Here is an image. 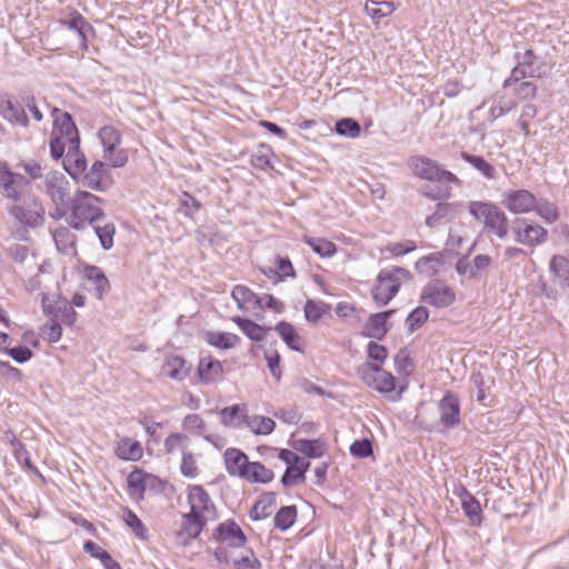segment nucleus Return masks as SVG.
Returning <instances> with one entry per match:
<instances>
[{"instance_id":"1","label":"nucleus","mask_w":569,"mask_h":569,"mask_svg":"<svg viewBox=\"0 0 569 569\" xmlns=\"http://www.w3.org/2000/svg\"><path fill=\"white\" fill-rule=\"evenodd\" d=\"M187 499L190 511L182 515L181 528L178 532V537L183 543L196 539L207 522L217 517L214 502L202 486H190Z\"/></svg>"},{"instance_id":"2","label":"nucleus","mask_w":569,"mask_h":569,"mask_svg":"<svg viewBox=\"0 0 569 569\" xmlns=\"http://www.w3.org/2000/svg\"><path fill=\"white\" fill-rule=\"evenodd\" d=\"M101 199L88 191H78L70 207L69 224L76 230H83L87 226H93L104 217L100 208Z\"/></svg>"},{"instance_id":"3","label":"nucleus","mask_w":569,"mask_h":569,"mask_svg":"<svg viewBox=\"0 0 569 569\" xmlns=\"http://www.w3.org/2000/svg\"><path fill=\"white\" fill-rule=\"evenodd\" d=\"M469 213L483 224V230L498 239L503 240L509 233L508 217L497 204L486 201H471L468 204Z\"/></svg>"},{"instance_id":"4","label":"nucleus","mask_w":569,"mask_h":569,"mask_svg":"<svg viewBox=\"0 0 569 569\" xmlns=\"http://www.w3.org/2000/svg\"><path fill=\"white\" fill-rule=\"evenodd\" d=\"M78 128L68 112L56 116L50 137V154L54 160L64 156L72 147H79Z\"/></svg>"},{"instance_id":"5","label":"nucleus","mask_w":569,"mask_h":569,"mask_svg":"<svg viewBox=\"0 0 569 569\" xmlns=\"http://www.w3.org/2000/svg\"><path fill=\"white\" fill-rule=\"evenodd\" d=\"M411 278L410 271L402 267L381 269L371 290L373 301L380 307L388 305L398 293L401 284L410 281Z\"/></svg>"},{"instance_id":"6","label":"nucleus","mask_w":569,"mask_h":569,"mask_svg":"<svg viewBox=\"0 0 569 569\" xmlns=\"http://www.w3.org/2000/svg\"><path fill=\"white\" fill-rule=\"evenodd\" d=\"M358 377L371 389L386 396L391 401L401 398L405 387L396 392V378L386 371L380 365L365 362L357 368Z\"/></svg>"},{"instance_id":"7","label":"nucleus","mask_w":569,"mask_h":569,"mask_svg":"<svg viewBox=\"0 0 569 569\" xmlns=\"http://www.w3.org/2000/svg\"><path fill=\"white\" fill-rule=\"evenodd\" d=\"M8 211L16 222L29 228L40 227L44 221V207L33 194L24 196L20 202H14Z\"/></svg>"},{"instance_id":"8","label":"nucleus","mask_w":569,"mask_h":569,"mask_svg":"<svg viewBox=\"0 0 569 569\" xmlns=\"http://www.w3.org/2000/svg\"><path fill=\"white\" fill-rule=\"evenodd\" d=\"M409 167L417 177L423 180L440 183H461L455 173L442 169L437 161L425 156L411 157Z\"/></svg>"},{"instance_id":"9","label":"nucleus","mask_w":569,"mask_h":569,"mask_svg":"<svg viewBox=\"0 0 569 569\" xmlns=\"http://www.w3.org/2000/svg\"><path fill=\"white\" fill-rule=\"evenodd\" d=\"M41 309L49 320H56L71 327L77 320V312L72 305L60 293L50 297L48 292L41 291Z\"/></svg>"},{"instance_id":"10","label":"nucleus","mask_w":569,"mask_h":569,"mask_svg":"<svg viewBox=\"0 0 569 569\" xmlns=\"http://www.w3.org/2000/svg\"><path fill=\"white\" fill-rule=\"evenodd\" d=\"M213 536L221 543L214 551V557L220 562L228 561L227 547L241 548L247 542L246 535L233 520H227L220 523Z\"/></svg>"},{"instance_id":"11","label":"nucleus","mask_w":569,"mask_h":569,"mask_svg":"<svg viewBox=\"0 0 569 569\" xmlns=\"http://www.w3.org/2000/svg\"><path fill=\"white\" fill-rule=\"evenodd\" d=\"M98 138L103 147V157L114 168L123 167L128 161L127 152L119 148L121 133L113 126L99 129Z\"/></svg>"},{"instance_id":"12","label":"nucleus","mask_w":569,"mask_h":569,"mask_svg":"<svg viewBox=\"0 0 569 569\" xmlns=\"http://www.w3.org/2000/svg\"><path fill=\"white\" fill-rule=\"evenodd\" d=\"M31 189V182L21 173L13 172L6 162H0V190L2 196L13 202H20L26 190Z\"/></svg>"},{"instance_id":"13","label":"nucleus","mask_w":569,"mask_h":569,"mask_svg":"<svg viewBox=\"0 0 569 569\" xmlns=\"http://www.w3.org/2000/svg\"><path fill=\"white\" fill-rule=\"evenodd\" d=\"M455 300L453 289L440 279L429 280L420 292L421 302L438 309L450 307Z\"/></svg>"},{"instance_id":"14","label":"nucleus","mask_w":569,"mask_h":569,"mask_svg":"<svg viewBox=\"0 0 569 569\" xmlns=\"http://www.w3.org/2000/svg\"><path fill=\"white\" fill-rule=\"evenodd\" d=\"M516 66L511 69L510 76L503 81L502 88L507 89L526 78L539 77L540 68L537 66V57L528 49L523 53L515 54Z\"/></svg>"},{"instance_id":"15","label":"nucleus","mask_w":569,"mask_h":569,"mask_svg":"<svg viewBox=\"0 0 569 569\" xmlns=\"http://www.w3.org/2000/svg\"><path fill=\"white\" fill-rule=\"evenodd\" d=\"M511 230L516 242L530 247L543 243L548 236L543 227L529 222L526 219H516Z\"/></svg>"},{"instance_id":"16","label":"nucleus","mask_w":569,"mask_h":569,"mask_svg":"<svg viewBox=\"0 0 569 569\" xmlns=\"http://www.w3.org/2000/svg\"><path fill=\"white\" fill-rule=\"evenodd\" d=\"M46 192L57 206H66L70 194V183L67 178L58 172L51 171L44 178Z\"/></svg>"},{"instance_id":"17","label":"nucleus","mask_w":569,"mask_h":569,"mask_svg":"<svg viewBox=\"0 0 569 569\" xmlns=\"http://www.w3.org/2000/svg\"><path fill=\"white\" fill-rule=\"evenodd\" d=\"M503 206L512 213H527L535 209L536 197L528 190H516L503 193Z\"/></svg>"},{"instance_id":"18","label":"nucleus","mask_w":569,"mask_h":569,"mask_svg":"<svg viewBox=\"0 0 569 569\" xmlns=\"http://www.w3.org/2000/svg\"><path fill=\"white\" fill-rule=\"evenodd\" d=\"M81 183L92 190L104 191L110 187L107 166L104 162L94 161L88 172L80 177Z\"/></svg>"},{"instance_id":"19","label":"nucleus","mask_w":569,"mask_h":569,"mask_svg":"<svg viewBox=\"0 0 569 569\" xmlns=\"http://www.w3.org/2000/svg\"><path fill=\"white\" fill-rule=\"evenodd\" d=\"M440 422L447 428H453L460 422L459 399L448 392L439 402Z\"/></svg>"},{"instance_id":"20","label":"nucleus","mask_w":569,"mask_h":569,"mask_svg":"<svg viewBox=\"0 0 569 569\" xmlns=\"http://www.w3.org/2000/svg\"><path fill=\"white\" fill-rule=\"evenodd\" d=\"M0 116L11 124L24 128L29 126V119L22 106L7 96H0Z\"/></svg>"},{"instance_id":"21","label":"nucleus","mask_w":569,"mask_h":569,"mask_svg":"<svg viewBox=\"0 0 569 569\" xmlns=\"http://www.w3.org/2000/svg\"><path fill=\"white\" fill-rule=\"evenodd\" d=\"M198 377L203 383H214L222 379L223 368L219 360L211 356L200 358L198 365Z\"/></svg>"},{"instance_id":"22","label":"nucleus","mask_w":569,"mask_h":569,"mask_svg":"<svg viewBox=\"0 0 569 569\" xmlns=\"http://www.w3.org/2000/svg\"><path fill=\"white\" fill-rule=\"evenodd\" d=\"M226 470L230 476L242 478L250 461L244 452L237 448H229L223 455Z\"/></svg>"},{"instance_id":"23","label":"nucleus","mask_w":569,"mask_h":569,"mask_svg":"<svg viewBox=\"0 0 569 569\" xmlns=\"http://www.w3.org/2000/svg\"><path fill=\"white\" fill-rule=\"evenodd\" d=\"M64 170L77 181L87 169V159L79 147H72L63 156Z\"/></svg>"},{"instance_id":"24","label":"nucleus","mask_w":569,"mask_h":569,"mask_svg":"<svg viewBox=\"0 0 569 569\" xmlns=\"http://www.w3.org/2000/svg\"><path fill=\"white\" fill-rule=\"evenodd\" d=\"M461 499V508L473 526L481 525V507L479 501L463 487L455 491Z\"/></svg>"},{"instance_id":"25","label":"nucleus","mask_w":569,"mask_h":569,"mask_svg":"<svg viewBox=\"0 0 569 569\" xmlns=\"http://www.w3.org/2000/svg\"><path fill=\"white\" fill-rule=\"evenodd\" d=\"M393 313L395 310L390 309L371 315L365 325L366 335L378 340L382 339L388 331L387 319Z\"/></svg>"},{"instance_id":"26","label":"nucleus","mask_w":569,"mask_h":569,"mask_svg":"<svg viewBox=\"0 0 569 569\" xmlns=\"http://www.w3.org/2000/svg\"><path fill=\"white\" fill-rule=\"evenodd\" d=\"M443 263V253L432 252L418 259L415 268L419 274L426 278H431L440 273Z\"/></svg>"},{"instance_id":"27","label":"nucleus","mask_w":569,"mask_h":569,"mask_svg":"<svg viewBox=\"0 0 569 569\" xmlns=\"http://www.w3.org/2000/svg\"><path fill=\"white\" fill-rule=\"evenodd\" d=\"M247 416L246 405H232L220 411L221 423L233 429H239L244 426Z\"/></svg>"},{"instance_id":"28","label":"nucleus","mask_w":569,"mask_h":569,"mask_svg":"<svg viewBox=\"0 0 569 569\" xmlns=\"http://www.w3.org/2000/svg\"><path fill=\"white\" fill-rule=\"evenodd\" d=\"M162 372L164 376L176 380H184L190 372V367L186 360L179 356H170L166 359L162 366Z\"/></svg>"},{"instance_id":"29","label":"nucleus","mask_w":569,"mask_h":569,"mask_svg":"<svg viewBox=\"0 0 569 569\" xmlns=\"http://www.w3.org/2000/svg\"><path fill=\"white\" fill-rule=\"evenodd\" d=\"M277 503L273 492L263 493L253 505L249 512V517L253 521L262 520L272 515Z\"/></svg>"},{"instance_id":"30","label":"nucleus","mask_w":569,"mask_h":569,"mask_svg":"<svg viewBox=\"0 0 569 569\" xmlns=\"http://www.w3.org/2000/svg\"><path fill=\"white\" fill-rule=\"evenodd\" d=\"M456 217V207L449 202H438L435 211L426 218V226L436 228Z\"/></svg>"},{"instance_id":"31","label":"nucleus","mask_w":569,"mask_h":569,"mask_svg":"<svg viewBox=\"0 0 569 569\" xmlns=\"http://www.w3.org/2000/svg\"><path fill=\"white\" fill-rule=\"evenodd\" d=\"M204 340L210 346L220 350L232 349L240 342V338L237 335L221 331H206Z\"/></svg>"},{"instance_id":"32","label":"nucleus","mask_w":569,"mask_h":569,"mask_svg":"<svg viewBox=\"0 0 569 569\" xmlns=\"http://www.w3.org/2000/svg\"><path fill=\"white\" fill-rule=\"evenodd\" d=\"M59 23L69 30L76 31L81 40V46L86 48L87 29H91L89 22L77 11H72L68 17L61 19Z\"/></svg>"},{"instance_id":"33","label":"nucleus","mask_w":569,"mask_h":569,"mask_svg":"<svg viewBox=\"0 0 569 569\" xmlns=\"http://www.w3.org/2000/svg\"><path fill=\"white\" fill-rule=\"evenodd\" d=\"M231 296L241 310H249L256 306H261L259 297L246 286H236L232 289Z\"/></svg>"},{"instance_id":"34","label":"nucleus","mask_w":569,"mask_h":569,"mask_svg":"<svg viewBox=\"0 0 569 569\" xmlns=\"http://www.w3.org/2000/svg\"><path fill=\"white\" fill-rule=\"evenodd\" d=\"M84 277L94 284L98 299H101L110 290V282L101 268L97 266L86 267Z\"/></svg>"},{"instance_id":"35","label":"nucleus","mask_w":569,"mask_h":569,"mask_svg":"<svg viewBox=\"0 0 569 569\" xmlns=\"http://www.w3.org/2000/svg\"><path fill=\"white\" fill-rule=\"evenodd\" d=\"M142 452L141 445L130 438L121 439L116 447V453L122 460L137 461L142 457Z\"/></svg>"},{"instance_id":"36","label":"nucleus","mask_w":569,"mask_h":569,"mask_svg":"<svg viewBox=\"0 0 569 569\" xmlns=\"http://www.w3.org/2000/svg\"><path fill=\"white\" fill-rule=\"evenodd\" d=\"M274 330L279 333V336L281 337V339L283 340V342L288 346V348H290L291 350H295V351H299L301 352L302 351V348L300 346V337L299 335L297 333L295 327L287 322V321H280Z\"/></svg>"},{"instance_id":"37","label":"nucleus","mask_w":569,"mask_h":569,"mask_svg":"<svg viewBox=\"0 0 569 569\" xmlns=\"http://www.w3.org/2000/svg\"><path fill=\"white\" fill-rule=\"evenodd\" d=\"M244 426L254 435L266 436L270 435L274 430L276 422L269 417L254 415L247 416Z\"/></svg>"},{"instance_id":"38","label":"nucleus","mask_w":569,"mask_h":569,"mask_svg":"<svg viewBox=\"0 0 569 569\" xmlns=\"http://www.w3.org/2000/svg\"><path fill=\"white\" fill-rule=\"evenodd\" d=\"M396 7L391 1H373L369 0L365 4L366 13L375 21L378 22L380 19L390 16L395 11Z\"/></svg>"},{"instance_id":"39","label":"nucleus","mask_w":569,"mask_h":569,"mask_svg":"<svg viewBox=\"0 0 569 569\" xmlns=\"http://www.w3.org/2000/svg\"><path fill=\"white\" fill-rule=\"evenodd\" d=\"M242 478L250 482L267 483L273 479V472L261 462L254 461L249 463Z\"/></svg>"},{"instance_id":"40","label":"nucleus","mask_w":569,"mask_h":569,"mask_svg":"<svg viewBox=\"0 0 569 569\" xmlns=\"http://www.w3.org/2000/svg\"><path fill=\"white\" fill-rule=\"evenodd\" d=\"M461 159H463L467 163L471 164L485 178L496 179L497 170L483 157L470 154L468 152H461Z\"/></svg>"},{"instance_id":"41","label":"nucleus","mask_w":569,"mask_h":569,"mask_svg":"<svg viewBox=\"0 0 569 569\" xmlns=\"http://www.w3.org/2000/svg\"><path fill=\"white\" fill-rule=\"evenodd\" d=\"M241 331L253 341H262L266 337L268 329L261 327L260 325L241 317H234L232 319Z\"/></svg>"},{"instance_id":"42","label":"nucleus","mask_w":569,"mask_h":569,"mask_svg":"<svg viewBox=\"0 0 569 569\" xmlns=\"http://www.w3.org/2000/svg\"><path fill=\"white\" fill-rule=\"evenodd\" d=\"M550 273L559 281V284L569 280V258L556 254L549 262Z\"/></svg>"},{"instance_id":"43","label":"nucleus","mask_w":569,"mask_h":569,"mask_svg":"<svg viewBox=\"0 0 569 569\" xmlns=\"http://www.w3.org/2000/svg\"><path fill=\"white\" fill-rule=\"evenodd\" d=\"M310 467L309 461H303L299 465L287 467L281 478V483L284 487L292 486L299 481H305L306 472Z\"/></svg>"},{"instance_id":"44","label":"nucleus","mask_w":569,"mask_h":569,"mask_svg":"<svg viewBox=\"0 0 569 569\" xmlns=\"http://www.w3.org/2000/svg\"><path fill=\"white\" fill-rule=\"evenodd\" d=\"M296 506L281 507L274 516V526L281 531H286L293 526L297 520Z\"/></svg>"},{"instance_id":"45","label":"nucleus","mask_w":569,"mask_h":569,"mask_svg":"<svg viewBox=\"0 0 569 569\" xmlns=\"http://www.w3.org/2000/svg\"><path fill=\"white\" fill-rule=\"evenodd\" d=\"M517 107V102L506 96H501L497 99V102L490 108L488 113V120L493 122L500 117L509 113Z\"/></svg>"},{"instance_id":"46","label":"nucleus","mask_w":569,"mask_h":569,"mask_svg":"<svg viewBox=\"0 0 569 569\" xmlns=\"http://www.w3.org/2000/svg\"><path fill=\"white\" fill-rule=\"evenodd\" d=\"M305 242L320 257H332L336 253V244L323 238L306 237Z\"/></svg>"},{"instance_id":"47","label":"nucleus","mask_w":569,"mask_h":569,"mask_svg":"<svg viewBox=\"0 0 569 569\" xmlns=\"http://www.w3.org/2000/svg\"><path fill=\"white\" fill-rule=\"evenodd\" d=\"M50 264L48 262H43L39 266V272L32 277H30L26 282V290L30 293L38 291L42 288H47L44 284V279H51V273L48 268Z\"/></svg>"},{"instance_id":"48","label":"nucleus","mask_w":569,"mask_h":569,"mask_svg":"<svg viewBox=\"0 0 569 569\" xmlns=\"http://www.w3.org/2000/svg\"><path fill=\"white\" fill-rule=\"evenodd\" d=\"M163 445L168 455H173L178 451H181L183 455V451H187L186 449L189 446V438L183 433L174 432L166 438Z\"/></svg>"},{"instance_id":"49","label":"nucleus","mask_w":569,"mask_h":569,"mask_svg":"<svg viewBox=\"0 0 569 569\" xmlns=\"http://www.w3.org/2000/svg\"><path fill=\"white\" fill-rule=\"evenodd\" d=\"M295 449L309 458H319L323 455V447L319 440L299 439L295 441Z\"/></svg>"},{"instance_id":"50","label":"nucleus","mask_w":569,"mask_h":569,"mask_svg":"<svg viewBox=\"0 0 569 569\" xmlns=\"http://www.w3.org/2000/svg\"><path fill=\"white\" fill-rule=\"evenodd\" d=\"M429 318V311L426 307L415 308L406 318V326L410 332L418 330Z\"/></svg>"},{"instance_id":"51","label":"nucleus","mask_w":569,"mask_h":569,"mask_svg":"<svg viewBox=\"0 0 569 569\" xmlns=\"http://www.w3.org/2000/svg\"><path fill=\"white\" fill-rule=\"evenodd\" d=\"M336 132L339 136L357 138L361 132L359 122L351 118H343L336 122Z\"/></svg>"},{"instance_id":"52","label":"nucleus","mask_w":569,"mask_h":569,"mask_svg":"<svg viewBox=\"0 0 569 569\" xmlns=\"http://www.w3.org/2000/svg\"><path fill=\"white\" fill-rule=\"evenodd\" d=\"M96 234L99 238L100 244L104 250H109L113 246V237L116 227L113 223H106L103 226L93 224Z\"/></svg>"},{"instance_id":"53","label":"nucleus","mask_w":569,"mask_h":569,"mask_svg":"<svg viewBox=\"0 0 569 569\" xmlns=\"http://www.w3.org/2000/svg\"><path fill=\"white\" fill-rule=\"evenodd\" d=\"M263 273L268 277L278 276L279 280H282L286 277H295V269L292 267L291 261L288 258L279 257L277 259V269L269 268L268 270H263Z\"/></svg>"},{"instance_id":"54","label":"nucleus","mask_w":569,"mask_h":569,"mask_svg":"<svg viewBox=\"0 0 569 569\" xmlns=\"http://www.w3.org/2000/svg\"><path fill=\"white\" fill-rule=\"evenodd\" d=\"M533 210H536L537 213L549 223L557 221L559 218L557 206L547 200H536V207Z\"/></svg>"},{"instance_id":"55","label":"nucleus","mask_w":569,"mask_h":569,"mask_svg":"<svg viewBox=\"0 0 569 569\" xmlns=\"http://www.w3.org/2000/svg\"><path fill=\"white\" fill-rule=\"evenodd\" d=\"M271 150L264 144H260L257 151L251 157V164L256 169L266 170L271 168L270 162Z\"/></svg>"},{"instance_id":"56","label":"nucleus","mask_w":569,"mask_h":569,"mask_svg":"<svg viewBox=\"0 0 569 569\" xmlns=\"http://www.w3.org/2000/svg\"><path fill=\"white\" fill-rule=\"evenodd\" d=\"M11 447L16 460L20 465H24L29 469H32L33 466L26 446L20 440H18L14 435H11Z\"/></svg>"},{"instance_id":"57","label":"nucleus","mask_w":569,"mask_h":569,"mask_svg":"<svg viewBox=\"0 0 569 569\" xmlns=\"http://www.w3.org/2000/svg\"><path fill=\"white\" fill-rule=\"evenodd\" d=\"M62 325L56 320H49L41 327L42 337L49 342H58L62 335Z\"/></svg>"},{"instance_id":"58","label":"nucleus","mask_w":569,"mask_h":569,"mask_svg":"<svg viewBox=\"0 0 569 569\" xmlns=\"http://www.w3.org/2000/svg\"><path fill=\"white\" fill-rule=\"evenodd\" d=\"M513 93L521 100H531L537 94V87L530 81H522L515 83Z\"/></svg>"},{"instance_id":"59","label":"nucleus","mask_w":569,"mask_h":569,"mask_svg":"<svg viewBox=\"0 0 569 569\" xmlns=\"http://www.w3.org/2000/svg\"><path fill=\"white\" fill-rule=\"evenodd\" d=\"M180 470L187 478L193 479L198 476L197 461L191 452L183 451Z\"/></svg>"},{"instance_id":"60","label":"nucleus","mask_w":569,"mask_h":569,"mask_svg":"<svg viewBox=\"0 0 569 569\" xmlns=\"http://www.w3.org/2000/svg\"><path fill=\"white\" fill-rule=\"evenodd\" d=\"M325 312V303L308 300L305 305V317L310 322H317Z\"/></svg>"},{"instance_id":"61","label":"nucleus","mask_w":569,"mask_h":569,"mask_svg":"<svg viewBox=\"0 0 569 569\" xmlns=\"http://www.w3.org/2000/svg\"><path fill=\"white\" fill-rule=\"evenodd\" d=\"M350 453L356 458H367L372 455V443L369 439L356 440L350 446Z\"/></svg>"},{"instance_id":"62","label":"nucleus","mask_w":569,"mask_h":569,"mask_svg":"<svg viewBox=\"0 0 569 569\" xmlns=\"http://www.w3.org/2000/svg\"><path fill=\"white\" fill-rule=\"evenodd\" d=\"M124 521L139 538L146 537L147 529L133 511L126 509Z\"/></svg>"},{"instance_id":"63","label":"nucleus","mask_w":569,"mask_h":569,"mask_svg":"<svg viewBox=\"0 0 569 569\" xmlns=\"http://www.w3.org/2000/svg\"><path fill=\"white\" fill-rule=\"evenodd\" d=\"M417 248L413 240H406L403 242H391L386 247V250L395 257H400L413 251Z\"/></svg>"},{"instance_id":"64","label":"nucleus","mask_w":569,"mask_h":569,"mask_svg":"<svg viewBox=\"0 0 569 569\" xmlns=\"http://www.w3.org/2000/svg\"><path fill=\"white\" fill-rule=\"evenodd\" d=\"M367 356H368V359L376 361V362H378L377 365H379V363L385 362V360L387 359V356H388V351H387L386 347H383L375 341H370L367 346Z\"/></svg>"}]
</instances>
